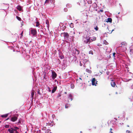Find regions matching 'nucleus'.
I'll use <instances>...</instances> for the list:
<instances>
[{
	"label": "nucleus",
	"mask_w": 133,
	"mask_h": 133,
	"mask_svg": "<svg viewBox=\"0 0 133 133\" xmlns=\"http://www.w3.org/2000/svg\"><path fill=\"white\" fill-rule=\"evenodd\" d=\"M14 128L16 130V129H19V128L17 127H15Z\"/></svg>",
	"instance_id": "obj_32"
},
{
	"label": "nucleus",
	"mask_w": 133,
	"mask_h": 133,
	"mask_svg": "<svg viewBox=\"0 0 133 133\" xmlns=\"http://www.w3.org/2000/svg\"><path fill=\"white\" fill-rule=\"evenodd\" d=\"M1 122V121H0V123Z\"/></svg>",
	"instance_id": "obj_53"
},
{
	"label": "nucleus",
	"mask_w": 133,
	"mask_h": 133,
	"mask_svg": "<svg viewBox=\"0 0 133 133\" xmlns=\"http://www.w3.org/2000/svg\"><path fill=\"white\" fill-rule=\"evenodd\" d=\"M38 94H39V92H38Z\"/></svg>",
	"instance_id": "obj_52"
},
{
	"label": "nucleus",
	"mask_w": 133,
	"mask_h": 133,
	"mask_svg": "<svg viewBox=\"0 0 133 133\" xmlns=\"http://www.w3.org/2000/svg\"><path fill=\"white\" fill-rule=\"evenodd\" d=\"M64 93V94H67V93H66V92H65Z\"/></svg>",
	"instance_id": "obj_46"
},
{
	"label": "nucleus",
	"mask_w": 133,
	"mask_h": 133,
	"mask_svg": "<svg viewBox=\"0 0 133 133\" xmlns=\"http://www.w3.org/2000/svg\"><path fill=\"white\" fill-rule=\"evenodd\" d=\"M110 131H111L112 130V129L111 128H110Z\"/></svg>",
	"instance_id": "obj_42"
},
{
	"label": "nucleus",
	"mask_w": 133,
	"mask_h": 133,
	"mask_svg": "<svg viewBox=\"0 0 133 133\" xmlns=\"http://www.w3.org/2000/svg\"><path fill=\"white\" fill-rule=\"evenodd\" d=\"M96 38L95 37H94L92 38V39H91V40H92V41H95L96 40Z\"/></svg>",
	"instance_id": "obj_23"
},
{
	"label": "nucleus",
	"mask_w": 133,
	"mask_h": 133,
	"mask_svg": "<svg viewBox=\"0 0 133 133\" xmlns=\"http://www.w3.org/2000/svg\"><path fill=\"white\" fill-rule=\"evenodd\" d=\"M8 115V114H6L4 115H2L1 116L2 117L6 118L7 117Z\"/></svg>",
	"instance_id": "obj_15"
},
{
	"label": "nucleus",
	"mask_w": 133,
	"mask_h": 133,
	"mask_svg": "<svg viewBox=\"0 0 133 133\" xmlns=\"http://www.w3.org/2000/svg\"><path fill=\"white\" fill-rule=\"evenodd\" d=\"M50 130L49 129H48L47 131H50Z\"/></svg>",
	"instance_id": "obj_41"
},
{
	"label": "nucleus",
	"mask_w": 133,
	"mask_h": 133,
	"mask_svg": "<svg viewBox=\"0 0 133 133\" xmlns=\"http://www.w3.org/2000/svg\"><path fill=\"white\" fill-rule=\"evenodd\" d=\"M23 31H22L21 34V35L22 36V37L23 36Z\"/></svg>",
	"instance_id": "obj_35"
},
{
	"label": "nucleus",
	"mask_w": 133,
	"mask_h": 133,
	"mask_svg": "<svg viewBox=\"0 0 133 133\" xmlns=\"http://www.w3.org/2000/svg\"><path fill=\"white\" fill-rule=\"evenodd\" d=\"M81 65V66H82V65Z\"/></svg>",
	"instance_id": "obj_54"
},
{
	"label": "nucleus",
	"mask_w": 133,
	"mask_h": 133,
	"mask_svg": "<svg viewBox=\"0 0 133 133\" xmlns=\"http://www.w3.org/2000/svg\"><path fill=\"white\" fill-rule=\"evenodd\" d=\"M36 26L37 27H38L39 25V23L38 22H36Z\"/></svg>",
	"instance_id": "obj_22"
},
{
	"label": "nucleus",
	"mask_w": 133,
	"mask_h": 133,
	"mask_svg": "<svg viewBox=\"0 0 133 133\" xmlns=\"http://www.w3.org/2000/svg\"><path fill=\"white\" fill-rule=\"evenodd\" d=\"M70 27L72 28L74 27V24L72 23H71L70 25Z\"/></svg>",
	"instance_id": "obj_17"
},
{
	"label": "nucleus",
	"mask_w": 133,
	"mask_h": 133,
	"mask_svg": "<svg viewBox=\"0 0 133 133\" xmlns=\"http://www.w3.org/2000/svg\"><path fill=\"white\" fill-rule=\"evenodd\" d=\"M71 85H72L73 86H74V85L73 84H72Z\"/></svg>",
	"instance_id": "obj_47"
},
{
	"label": "nucleus",
	"mask_w": 133,
	"mask_h": 133,
	"mask_svg": "<svg viewBox=\"0 0 133 133\" xmlns=\"http://www.w3.org/2000/svg\"><path fill=\"white\" fill-rule=\"evenodd\" d=\"M121 44L122 45L123 44L124 45H125V43H124V42L122 43Z\"/></svg>",
	"instance_id": "obj_36"
},
{
	"label": "nucleus",
	"mask_w": 133,
	"mask_h": 133,
	"mask_svg": "<svg viewBox=\"0 0 133 133\" xmlns=\"http://www.w3.org/2000/svg\"><path fill=\"white\" fill-rule=\"evenodd\" d=\"M69 106L68 105L66 104L65 106V108H67Z\"/></svg>",
	"instance_id": "obj_29"
},
{
	"label": "nucleus",
	"mask_w": 133,
	"mask_h": 133,
	"mask_svg": "<svg viewBox=\"0 0 133 133\" xmlns=\"http://www.w3.org/2000/svg\"><path fill=\"white\" fill-rule=\"evenodd\" d=\"M111 86L113 87H114L116 85V83L115 82H114L113 80H112V82H111Z\"/></svg>",
	"instance_id": "obj_8"
},
{
	"label": "nucleus",
	"mask_w": 133,
	"mask_h": 133,
	"mask_svg": "<svg viewBox=\"0 0 133 133\" xmlns=\"http://www.w3.org/2000/svg\"><path fill=\"white\" fill-rule=\"evenodd\" d=\"M61 95L60 93H59L58 94L57 97L58 98L59 97H61Z\"/></svg>",
	"instance_id": "obj_20"
},
{
	"label": "nucleus",
	"mask_w": 133,
	"mask_h": 133,
	"mask_svg": "<svg viewBox=\"0 0 133 133\" xmlns=\"http://www.w3.org/2000/svg\"><path fill=\"white\" fill-rule=\"evenodd\" d=\"M17 8L19 11H22V7L20 5H18Z\"/></svg>",
	"instance_id": "obj_10"
},
{
	"label": "nucleus",
	"mask_w": 133,
	"mask_h": 133,
	"mask_svg": "<svg viewBox=\"0 0 133 133\" xmlns=\"http://www.w3.org/2000/svg\"><path fill=\"white\" fill-rule=\"evenodd\" d=\"M34 90H32L31 92V96L32 99H33L34 96Z\"/></svg>",
	"instance_id": "obj_11"
},
{
	"label": "nucleus",
	"mask_w": 133,
	"mask_h": 133,
	"mask_svg": "<svg viewBox=\"0 0 133 133\" xmlns=\"http://www.w3.org/2000/svg\"><path fill=\"white\" fill-rule=\"evenodd\" d=\"M79 79H81V80H82V79H81V78H79Z\"/></svg>",
	"instance_id": "obj_44"
},
{
	"label": "nucleus",
	"mask_w": 133,
	"mask_h": 133,
	"mask_svg": "<svg viewBox=\"0 0 133 133\" xmlns=\"http://www.w3.org/2000/svg\"><path fill=\"white\" fill-rule=\"evenodd\" d=\"M17 117L14 116L11 118V120L12 122H15L17 119Z\"/></svg>",
	"instance_id": "obj_6"
},
{
	"label": "nucleus",
	"mask_w": 133,
	"mask_h": 133,
	"mask_svg": "<svg viewBox=\"0 0 133 133\" xmlns=\"http://www.w3.org/2000/svg\"><path fill=\"white\" fill-rule=\"evenodd\" d=\"M100 11L101 12H102L103 11L102 10H100Z\"/></svg>",
	"instance_id": "obj_39"
},
{
	"label": "nucleus",
	"mask_w": 133,
	"mask_h": 133,
	"mask_svg": "<svg viewBox=\"0 0 133 133\" xmlns=\"http://www.w3.org/2000/svg\"><path fill=\"white\" fill-rule=\"evenodd\" d=\"M119 13H120L119 12L118 13V14H119Z\"/></svg>",
	"instance_id": "obj_51"
},
{
	"label": "nucleus",
	"mask_w": 133,
	"mask_h": 133,
	"mask_svg": "<svg viewBox=\"0 0 133 133\" xmlns=\"http://www.w3.org/2000/svg\"><path fill=\"white\" fill-rule=\"evenodd\" d=\"M115 119H116V120H117V119H116V118H115Z\"/></svg>",
	"instance_id": "obj_50"
},
{
	"label": "nucleus",
	"mask_w": 133,
	"mask_h": 133,
	"mask_svg": "<svg viewBox=\"0 0 133 133\" xmlns=\"http://www.w3.org/2000/svg\"><path fill=\"white\" fill-rule=\"evenodd\" d=\"M15 131V133H19V132L16 130V131Z\"/></svg>",
	"instance_id": "obj_37"
},
{
	"label": "nucleus",
	"mask_w": 133,
	"mask_h": 133,
	"mask_svg": "<svg viewBox=\"0 0 133 133\" xmlns=\"http://www.w3.org/2000/svg\"><path fill=\"white\" fill-rule=\"evenodd\" d=\"M107 22L111 23L112 22V19L111 18H109L107 19V21H106Z\"/></svg>",
	"instance_id": "obj_13"
},
{
	"label": "nucleus",
	"mask_w": 133,
	"mask_h": 133,
	"mask_svg": "<svg viewBox=\"0 0 133 133\" xmlns=\"http://www.w3.org/2000/svg\"><path fill=\"white\" fill-rule=\"evenodd\" d=\"M61 35L64 37L65 38H68L69 37V35L68 34L67 32H64L62 33Z\"/></svg>",
	"instance_id": "obj_1"
},
{
	"label": "nucleus",
	"mask_w": 133,
	"mask_h": 133,
	"mask_svg": "<svg viewBox=\"0 0 133 133\" xmlns=\"http://www.w3.org/2000/svg\"><path fill=\"white\" fill-rule=\"evenodd\" d=\"M52 78L53 79H54L56 78L57 76V74L54 71H52Z\"/></svg>",
	"instance_id": "obj_4"
},
{
	"label": "nucleus",
	"mask_w": 133,
	"mask_h": 133,
	"mask_svg": "<svg viewBox=\"0 0 133 133\" xmlns=\"http://www.w3.org/2000/svg\"><path fill=\"white\" fill-rule=\"evenodd\" d=\"M73 98H72V95L70 94L69 95V99H68V102H69V101H72Z\"/></svg>",
	"instance_id": "obj_9"
},
{
	"label": "nucleus",
	"mask_w": 133,
	"mask_h": 133,
	"mask_svg": "<svg viewBox=\"0 0 133 133\" xmlns=\"http://www.w3.org/2000/svg\"><path fill=\"white\" fill-rule=\"evenodd\" d=\"M90 38L88 36H86L85 38H84L83 40L85 43H87L88 42H90Z\"/></svg>",
	"instance_id": "obj_3"
},
{
	"label": "nucleus",
	"mask_w": 133,
	"mask_h": 133,
	"mask_svg": "<svg viewBox=\"0 0 133 133\" xmlns=\"http://www.w3.org/2000/svg\"><path fill=\"white\" fill-rule=\"evenodd\" d=\"M127 127H129V126L128 125H127Z\"/></svg>",
	"instance_id": "obj_48"
},
{
	"label": "nucleus",
	"mask_w": 133,
	"mask_h": 133,
	"mask_svg": "<svg viewBox=\"0 0 133 133\" xmlns=\"http://www.w3.org/2000/svg\"><path fill=\"white\" fill-rule=\"evenodd\" d=\"M18 123H21V121H19L18 122Z\"/></svg>",
	"instance_id": "obj_38"
},
{
	"label": "nucleus",
	"mask_w": 133,
	"mask_h": 133,
	"mask_svg": "<svg viewBox=\"0 0 133 133\" xmlns=\"http://www.w3.org/2000/svg\"><path fill=\"white\" fill-rule=\"evenodd\" d=\"M80 133H82V131H81V132H80Z\"/></svg>",
	"instance_id": "obj_49"
},
{
	"label": "nucleus",
	"mask_w": 133,
	"mask_h": 133,
	"mask_svg": "<svg viewBox=\"0 0 133 133\" xmlns=\"http://www.w3.org/2000/svg\"><path fill=\"white\" fill-rule=\"evenodd\" d=\"M116 54V53H114L113 54V56L115 57V55Z\"/></svg>",
	"instance_id": "obj_34"
},
{
	"label": "nucleus",
	"mask_w": 133,
	"mask_h": 133,
	"mask_svg": "<svg viewBox=\"0 0 133 133\" xmlns=\"http://www.w3.org/2000/svg\"><path fill=\"white\" fill-rule=\"evenodd\" d=\"M126 133H130V131L127 130L126 131Z\"/></svg>",
	"instance_id": "obj_30"
},
{
	"label": "nucleus",
	"mask_w": 133,
	"mask_h": 133,
	"mask_svg": "<svg viewBox=\"0 0 133 133\" xmlns=\"http://www.w3.org/2000/svg\"><path fill=\"white\" fill-rule=\"evenodd\" d=\"M57 88V87H55L52 90V93H54L55 92V91L56 90Z\"/></svg>",
	"instance_id": "obj_12"
},
{
	"label": "nucleus",
	"mask_w": 133,
	"mask_h": 133,
	"mask_svg": "<svg viewBox=\"0 0 133 133\" xmlns=\"http://www.w3.org/2000/svg\"><path fill=\"white\" fill-rule=\"evenodd\" d=\"M94 29L96 31H97L98 30V27L97 26H96V27Z\"/></svg>",
	"instance_id": "obj_24"
},
{
	"label": "nucleus",
	"mask_w": 133,
	"mask_h": 133,
	"mask_svg": "<svg viewBox=\"0 0 133 133\" xmlns=\"http://www.w3.org/2000/svg\"><path fill=\"white\" fill-rule=\"evenodd\" d=\"M16 131V130L13 128H11V129H8V131L9 132V133H14V131Z\"/></svg>",
	"instance_id": "obj_5"
},
{
	"label": "nucleus",
	"mask_w": 133,
	"mask_h": 133,
	"mask_svg": "<svg viewBox=\"0 0 133 133\" xmlns=\"http://www.w3.org/2000/svg\"><path fill=\"white\" fill-rule=\"evenodd\" d=\"M9 119V118H7L5 120V121L7 120H8Z\"/></svg>",
	"instance_id": "obj_40"
},
{
	"label": "nucleus",
	"mask_w": 133,
	"mask_h": 133,
	"mask_svg": "<svg viewBox=\"0 0 133 133\" xmlns=\"http://www.w3.org/2000/svg\"><path fill=\"white\" fill-rule=\"evenodd\" d=\"M89 54L91 55L93 54V52L92 50H90L89 52Z\"/></svg>",
	"instance_id": "obj_21"
},
{
	"label": "nucleus",
	"mask_w": 133,
	"mask_h": 133,
	"mask_svg": "<svg viewBox=\"0 0 133 133\" xmlns=\"http://www.w3.org/2000/svg\"><path fill=\"white\" fill-rule=\"evenodd\" d=\"M46 129V127H44L42 129L43 130H45Z\"/></svg>",
	"instance_id": "obj_26"
},
{
	"label": "nucleus",
	"mask_w": 133,
	"mask_h": 133,
	"mask_svg": "<svg viewBox=\"0 0 133 133\" xmlns=\"http://www.w3.org/2000/svg\"><path fill=\"white\" fill-rule=\"evenodd\" d=\"M46 126L47 125H51V124L49 122L48 123H46Z\"/></svg>",
	"instance_id": "obj_28"
},
{
	"label": "nucleus",
	"mask_w": 133,
	"mask_h": 133,
	"mask_svg": "<svg viewBox=\"0 0 133 133\" xmlns=\"http://www.w3.org/2000/svg\"><path fill=\"white\" fill-rule=\"evenodd\" d=\"M48 90L49 91V92H50L51 91V90L50 89V88L49 87H48Z\"/></svg>",
	"instance_id": "obj_31"
},
{
	"label": "nucleus",
	"mask_w": 133,
	"mask_h": 133,
	"mask_svg": "<svg viewBox=\"0 0 133 133\" xmlns=\"http://www.w3.org/2000/svg\"><path fill=\"white\" fill-rule=\"evenodd\" d=\"M16 18L19 21H21V18L18 16H16Z\"/></svg>",
	"instance_id": "obj_18"
},
{
	"label": "nucleus",
	"mask_w": 133,
	"mask_h": 133,
	"mask_svg": "<svg viewBox=\"0 0 133 133\" xmlns=\"http://www.w3.org/2000/svg\"><path fill=\"white\" fill-rule=\"evenodd\" d=\"M49 0H46V1H45V4H44V5L45 4V3H49Z\"/></svg>",
	"instance_id": "obj_25"
},
{
	"label": "nucleus",
	"mask_w": 133,
	"mask_h": 133,
	"mask_svg": "<svg viewBox=\"0 0 133 133\" xmlns=\"http://www.w3.org/2000/svg\"><path fill=\"white\" fill-rule=\"evenodd\" d=\"M46 23L47 24L46 26L48 28H49V23L48 20H46Z\"/></svg>",
	"instance_id": "obj_14"
},
{
	"label": "nucleus",
	"mask_w": 133,
	"mask_h": 133,
	"mask_svg": "<svg viewBox=\"0 0 133 133\" xmlns=\"http://www.w3.org/2000/svg\"><path fill=\"white\" fill-rule=\"evenodd\" d=\"M31 33L34 36H36L37 32L36 29H31Z\"/></svg>",
	"instance_id": "obj_2"
},
{
	"label": "nucleus",
	"mask_w": 133,
	"mask_h": 133,
	"mask_svg": "<svg viewBox=\"0 0 133 133\" xmlns=\"http://www.w3.org/2000/svg\"><path fill=\"white\" fill-rule=\"evenodd\" d=\"M110 132H111V133H114L113 132H112L111 131H110Z\"/></svg>",
	"instance_id": "obj_43"
},
{
	"label": "nucleus",
	"mask_w": 133,
	"mask_h": 133,
	"mask_svg": "<svg viewBox=\"0 0 133 133\" xmlns=\"http://www.w3.org/2000/svg\"><path fill=\"white\" fill-rule=\"evenodd\" d=\"M9 126L8 125H5V127L6 128H8L9 127Z\"/></svg>",
	"instance_id": "obj_27"
},
{
	"label": "nucleus",
	"mask_w": 133,
	"mask_h": 133,
	"mask_svg": "<svg viewBox=\"0 0 133 133\" xmlns=\"http://www.w3.org/2000/svg\"><path fill=\"white\" fill-rule=\"evenodd\" d=\"M97 82L95 83V84H96H96H97Z\"/></svg>",
	"instance_id": "obj_45"
},
{
	"label": "nucleus",
	"mask_w": 133,
	"mask_h": 133,
	"mask_svg": "<svg viewBox=\"0 0 133 133\" xmlns=\"http://www.w3.org/2000/svg\"><path fill=\"white\" fill-rule=\"evenodd\" d=\"M86 71L89 73H91V71H90V70L88 69H86Z\"/></svg>",
	"instance_id": "obj_19"
},
{
	"label": "nucleus",
	"mask_w": 133,
	"mask_h": 133,
	"mask_svg": "<svg viewBox=\"0 0 133 133\" xmlns=\"http://www.w3.org/2000/svg\"><path fill=\"white\" fill-rule=\"evenodd\" d=\"M60 57H61V59H63L64 58V56H60Z\"/></svg>",
	"instance_id": "obj_33"
},
{
	"label": "nucleus",
	"mask_w": 133,
	"mask_h": 133,
	"mask_svg": "<svg viewBox=\"0 0 133 133\" xmlns=\"http://www.w3.org/2000/svg\"><path fill=\"white\" fill-rule=\"evenodd\" d=\"M95 78H93L92 80V84L93 85L96 86L97 85L96 84H95Z\"/></svg>",
	"instance_id": "obj_7"
},
{
	"label": "nucleus",
	"mask_w": 133,
	"mask_h": 133,
	"mask_svg": "<svg viewBox=\"0 0 133 133\" xmlns=\"http://www.w3.org/2000/svg\"><path fill=\"white\" fill-rule=\"evenodd\" d=\"M75 50L76 51H75V53L77 55L79 54L80 52L79 50L77 49H76Z\"/></svg>",
	"instance_id": "obj_16"
}]
</instances>
